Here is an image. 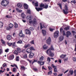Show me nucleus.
<instances>
[{
  "label": "nucleus",
  "instance_id": "nucleus-35",
  "mask_svg": "<svg viewBox=\"0 0 76 76\" xmlns=\"http://www.w3.org/2000/svg\"><path fill=\"white\" fill-rule=\"evenodd\" d=\"M69 72L71 75H73V74L74 72H73V70H70L69 71Z\"/></svg>",
  "mask_w": 76,
  "mask_h": 76
},
{
  "label": "nucleus",
  "instance_id": "nucleus-52",
  "mask_svg": "<svg viewBox=\"0 0 76 76\" xmlns=\"http://www.w3.org/2000/svg\"><path fill=\"white\" fill-rule=\"evenodd\" d=\"M47 60L48 61H49V62H50V61H51V59H50V57H49L47 58Z\"/></svg>",
  "mask_w": 76,
  "mask_h": 76
},
{
  "label": "nucleus",
  "instance_id": "nucleus-30",
  "mask_svg": "<svg viewBox=\"0 0 76 76\" xmlns=\"http://www.w3.org/2000/svg\"><path fill=\"white\" fill-rule=\"evenodd\" d=\"M7 44L9 46V47H12L13 44V43H7Z\"/></svg>",
  "mask_w": 76,
  "mask_h": 76
},
{
  "label": "nucleus",
  "instance_id": "nucleus-46",
  "mask_svg": "<svg viewBox=\"0 0 76 76\" xmlns=\"http://www.w3.org/2000/svg\"><path fill=\"white\" fill-rule=\"evenodd\" d=\"M72 60L73 61L76 62V58L75 57H73L72 58Z\"/></svg>",
  "mask_w": 76,
  "mask_h": 76
},
{
  "label": "nucleus",
  "instance_id": "nucleus-38",
  "mask_svg": "<svg viewBox=\"0 0 76 76\" xmlns=\"http://www.w3.org/2000/svg\"><path fill=\"white\" fill-rule=\"evenodd\" d=\"M21 69L23 70H25V68L24 66H21Z\"/></svg>",
  "mask_w": 76,
  "mask_h": 76
},
{
  "label": "nucleus",
  "instance_id": "nucleus-18",
  "mask_svg": "<svg viewBox=\"0 0 76 76\" xmlns=\"http://www.w3.org/2000/svg\"><path fill=\"white\" fill-rule=\"evenodd\" d=\"M70 26H68L66 27L64 29L66 31H68V30H69L70 29Z\"/></svg>",
  "mask_w": 76,
  "mask_h": 76
},
{
  "label": "nucleus",
  "instance_id": "nucleus-60",
  "mask_svg": "<svg viewBox=\"0 0 76 76\" xmlns=\"http://www.w3.org/2000/svg\"><path fill=\"white\" fill-rule=\"evenodd\" d=\"M51 66L52 67H53V68H55V67H57V66H55L54 64H52Z\"/></svg>",
  "mask_w": 76,
  "mask_h": 76
},
{
  "label": "nucleus",
  "instance_id": "nucleus-21",
  "mask_svg": "<svg viewBox=\"0 0 76 76\" xmlns=\"http://www.w3.org/2000/svg\"><path fill=\"white\" fill-rule=\"evenodd\" d=\"M13 53L15 55V56H18V54H19V53L16 50L14 51Z\"/></svg>",
  "mask_w": 76,
  "mask_h": 76
},
{
  "label": "nucleus",
  "instance_id": "nucleus-49",
  "mask_svg": "<svg viewBox=\"0 0 76 76\" xmlns=\"http://www.w3.org/2000/svg\"><path fill=\"white\" fill-rule=\"evenodd\" d=\"M23 58L24 59L26 58H27V54H24L23 56Z\"/></svg>",
  "mask_w": 76,
  "mask_h": 76
},
{
  "label": "nucleus",
  "instance_id": "nucleus-62",
  "mask_svg": "<svg viewBox=\"0 0 76 76\" xmlns=\"http://www.w3.org/2000/svg\"><path fill=\"white\" fill-rule=\"evenodd\" d=\"M27 60L29 61L30 64H31V63L32 62V60H30L29 59H27Z\"/></svg>",
  "mask_w": 76,
  "mask_h": 76
},
{
  "label": "nucleus",
  "instance_id": "nucleus-19",
  "mask_svg": "<svg viewBox=\"0 0 76 76\" xmlns=\"http://www.w3.org/2000/svg\"><path fill=\"white\" fill-rule=\"evenodd\" d=\"M35 9H36V10L37 11V12H39V10H42V8H37V7H36Z\"/></svg>",
  "mask_w": 76,
  "mask_h": 76
},
{
  "label": "nucleus",
  "instance_id": "nucleus-34",
  "mask_svg": "<svg viewBox=\"0 0 76 76\" xmlns=\"http://www.w3.org/2000/svg\"><path fill=\"white\" fill-rule=\"evenodd\" d=\"M49 49L50 50V51L51 50H52L53 51H54V48H53V45H51L50 47V48Z\"/></svg>",
  "mask_w": 76,
  "mask_h": 76
},
{
  "label": "nucleus",
  "instance_id": "nucleus-50",
  "mask_svg": "<svg viewBox=\"0 0 76 76\" xmlns=\"http://www.w3.org/2000/svg\"><path fill=\"white\" fill-rule=\"evenodd\" d=\"M16 61H19V56L16 57Z\"/></svg>",
  "mask_w": 76,
  "mask_h": 76
},
{
  "label": "nucleus",
  "instance_id": "nucleus-57",
  "mask_svg": "<svg viewBox=\"0 0 76 76\" xmlns=\"http://www.w3.org/2000/svg\"><path fill=\"white\" fill-rule=\"evenodd\" d=\"M30 30L31 31H34V28L32 27H31L30 28Z\"/></svg>",
  "mask_w": 76,
  "mask_h": 76
},
{
  "label": "nucleus",
  "instance_id": "nucleus-10",
  "mask_svg": "<svg viewBox=\"0 0 76 76\" xmlns=\"http://www.w3.org/2000/svg\"><path fill=\"white\" fill-rule=\"evenodd\" d=\"M42 34H43V36H44H44H45V35H46V31L44 30H42Z\"/></svg>",
  "mask_w": 76,
  "mask_h": 76
},
{
  "label": "nucleus",
  "instance_id": "nucleus-42",
  "mask_svg": "<svg viewBox=\"0 0 76 76\" xmlns=\"http://www.w3.org/2000/svg\"><path fill=\"white\" fill-rule=\"evenodd\" d=\"M34 5H35V6L36 7H38V2H36L34 4Z\"/></svg>",
  "mask_w": 76,
  "mask_h": 76
},
{
  "label": "nucleus",
  "instance_id": "nucleus-17",
  "mask_svg": "<svg viewBox=\"0 0 76 76\" xmlns=\"http://www.w3.org/2000/svg\"><path fill=\"white\" fill-rule=\"evenodd\" d=\"M16 51H18V53H21V49L19 48H17Z\"/></svg>",
  "mask_w": 76,
  "mask_h": 76
},
{
  "label": "nucleus",
  "instance_id": "nucleus-54",
  "mask_svg": "<svg viewBox=\"0 0 76 76\" xmlns=\"http://www.w3.org/2000/svg\"><path fill=\"white\" fill-rule=\"evenodd\" d=\"M2 66H3V67H4L5 66L6 67L7 66V64H6L5 63H4L2 65Z\"/></svg>",
  "mask_w": 76,
  "mask_h": 76
},
{
  "label": "nucleus",
  "instance_id": "nucleus-28",
  "mask_svg": "<svg viewBox=\"0 0 76 76\" xmlns=\"http://www.w3.org/2000/svg\"><path fill=\"white\" fill-rule=\"evenodd\" d=\"M51 51V50H50L49 49L48 50L46 51V54H49V53H50Z\"/></svg>",
  "mask_w": 76,
  "mask_h": 76
},
{
  "label": "nucleus",
  "instance_id": "nucleus-16",
  "mask_svg": "<svg viewBox=\"0 0 76 76\" xmlns=\"http://www.w3.org/2000/svg\"><path fill=\"white\" fill-rule=\"evenodd\" d=\"M14 55H11L9 57V58L10 60H13L14 58Z\"/></svg>",
  "mask_w": 76,
  "mask_h": 76
},
{
  "label": "nucleus",
  "instance_id": "nucleus-27",
  "mask_svg": "<svg viewBox=\"0 0 76 76\" xmlns=\"http://www.w3.org/2000/svg\"><path fill=\"white\" fill-rule=\"evenodd\" d=\"M44 60V57L43 56H42L39 58V60L40 61H42Z\"/></svg>",
  "mask_w": 76,
  "mask_h": 76
},
{
  "label": "nucleus",
  "instance_id": "nucleus-56",
  "mask_svg": "<svg viewBox=\"0 0 76 76\" xmlns=\"http://www.w3.org/2000/svg\"><path fill=\"white\" fill-rule=\"evenodd\" d=\"M37 63L39 64H40V65L41 66V63H42V61H37Z\"/></svg>",
  "mask_w": 76,
  "mask_h": 76
},
{
  "label": "nucleus",
  "instance_id": "nucleus-15",
  "mask_svg": "<svg viewBox=\"0 0 76 76\" xmlns=\"http://www.w3.org/2000/svg\"><path fill=\"white\" fill-rule=\"evenodd\" d=\"M59 39L60 41H62L64 39V37L61 36L59 37Z\"/></svg>",
  "mask_w": 76,
  "mask_h": 76
},
{
  "label": "nucleus",
  "instance_id": "nucleus-44",
  "mask_svg": "<svg viewBox=\"0 0 76 76\" xmlns=\"http://www.w3.org/2000/svg\"><path fill=\"white\" fill-rule=\"evenodd\" d=\"M48 4H45V6L44 8L45 9H48Z\"/></svg>",
  "mask_w": 76,
  "mask_h": 76
},
{
  "label": "nucleus",
  "instance_id": "nucleus-22",
  "mask_svg": "<svg viewBox=\"0 0 76 76\" xmlns=\"http://www.w3.org/2000/svg\"><path fill=\"white\" fill-rule=\"evenodd\" d=\"M66 57V55H64L63 54H62L61 56H60V58H64Z\"/></svg>",
  "mask_w": 76,
  "mask_h": 76
},
{
  "label": "nucleus",
  "instance_id": "nucleus-11",
  "mask_svg": "<svg viewBox=\"0 0 76 76\" xmlns=\"http://www.w3.org/2000/svg\"><path fill=\"white\" fill-rule=\"evenodd\" d=\"M48 46L47 45L45 44L43 45V47H42V48L43 50H47V49L48 48Z\"/></svg>",
  "mask_w": 76,
  "mask_h": 76
},
{
  "label": "nucleus",
  "instance_id": "nucleus-43",
  "mask_svg": "<svg viewBox=\"0 0 76 76\" xmlns=\"http://www.w3.org/2000/svg\"><path fill=\"white\" fill-rule=\"evenodd\" d=\"M29 44H28V45H25L24 46V48H28V47H29Z\"/></svg>",
  "mask_w": 76,
  "mask_h": 76
},
{
  "label": "nucleus",
  "instance_id": "nucleus-41",
  "mask_svg": "<svg viewBox=\"0 0 76 76\" xmlns=\"http://www.w3.org/2000/svg\"><path fill=\"white\" fill-rule=\"evenodd\" d=\"M1 42H2V44H3L4 45H5V41L3 40V39H1Z\"/></svg>",
  "mask_w": 76,
  "mask_h": 76
},
{
  "label": "nucleus",
  "instance_id": "nucleus-24",
  "mask_svg": "<svg viewBox=\"0 0 76 76\" xmlns=\"http://www.w3.org/2000/svg\"><path fill=\"white\" fill-rule=\"evenodd\" d=\"M24 7L25 9H28V5L26 4H24Z\"/></svg>",
  "mask_w": 76,
  "mask_h": 76
},
{
  "label": "nucleus",
  "instance_id": "nucleus-59",
  "mask_svg": "<svg viewBox=\"0 0 76 76\" xmlns=\"http://www.w3.org/2000/svg\"><path fill=\"white\" fill-rule=\"evenodd\" d=\"M27 13H28V14H31V11L29 10H28L27 11Z\"/></svg>",
  "mask_w": 76,
  "mask_h": 76
},
{
  "label": "nucleus",
  "instance_id": "nucleus-12",
  "mask_svg": "<svg viewBox=\"0 0 76 76\" xmlns=\"http://www.w3.org/2000/svg\"><path fill=\"white\" fill-rule=\"evenodd\" d=\"M32 51L31 50V49L29 48H28L26 50V52L27 53H31Z\"/></svg>",
  "mask_w": 76,
  "mask_h": 76
},
{
  "label": "nucleus",
  "instance_id": "nucleus-36",
  "mask_svg": "<svg viewBox=\"0 0 76 76\" xmlns=\"http://www.w3.org/2000/svg\"><path fill=\"white\" fill-rule=\"evenodd\" d=\"M21 17L22 19H24L25 18V15L23 13H22L21 15Z\"/></svg>",
  "mask_w": 76,
  "mask_h": 76
},
{
  "label": "nucleus",
  "instance_id": "nucleus-9",
  "mask_svg": "<svg viewBox=\"0 0 76 76\" xmlns=\"http://www.w3.org/2000/svg\"><path fill=\"white\" fill-rule=\"evenodd\" d=\"M6 38L7 40H10L12 39V36L10 35H7L6 36Z\"/></svg>",
  "mask_w": 76,
  "mask_h": 76
},
{
  "label": "nucleus",
  "instance_id": "nucleus-63",
  "mask_svg": "<svg viewBox=\"0 0 76 76\" xmlns=\"http://www.w3.org/2000/svg\"><path fill=\"white\" fill-rule=\"evenodd\" d=\"M7 18H11V16H10V15H7L6 16Z\"/></svg>",
  "mask_w": 76,
  "mask_h": 76
},
{
  "label": "nucleus",
  "instance_id": "nucleus-55",
  "mask_svg": "<svg viewBox=\"0 0 76 76\" xmlns=\"http://www.w3.org/2000/svg\"><path fill=\"white\" fill-rule=\"evenodd\" d=\"M11 29V28L9 26L8 27H7V31H9L10 29Z\"/></svg>",
  "mask_w": 76,
  "mask_h": 76
},
{
  "label": "nucleus",
  "instance_id": "nucleus-40",
  "mask_svg": "<svg viewBox=\"0 0 76 76\" xmlns=\"http://www.w3.org/2000/svg\"><path fill=\"white\" fill-rule=\"evenodd\" d=\"M54 30H55V28H50V27L49 28V31L50 32H53V31H54Z\"/></svg>",
  "mask_w": 76,
  "mask_h": 76
},
{
  "label": "nucleus",
  "instance_id": "nucleus-33",
  "mask_svg": "<svg viewBox=\"0 0 76 76\" xmlns=\"http://www.w3.org/2000/svg\"><path fill=\"white\" fill-rule=\"evenodd\" d=\"M3 22H0V28H1L3 27Z\"/></svg>",
  "mask_w": 76,
  "mask_h": 76
},
{
  "label": "nucleus",
  "instance_id": "nucleus-5",
  "mask_svg": "<svg viewBox=\"0 0 76 76\" xmlns=\"http://www.w3.org/2000/svg\"><path fill=\"white\" fill-rule=\"evenodd\" d=\"M19 35L20 37H22L23 38V37H25V35L23 34V33H22V30H21L20 31V32L19 34Z\"/></svg>",
  "mask_w": 76,
  "mask_h": 76
},
{
  "label": "nucleus",
  "instance_id": "nucleus-32",
  "mask_svg": "<svg viewBox=\"0 0 76 76\" xmlns=\"http://www.w3.org/2000/svg\"><path fill=\"white\" fill-rule=\"evenodd\" d=\"M16 11H17L18 12H19V13H21V12H22V10H20L19 9V8H16Z\"/></svg>",
  "mask_w": 76,
  "mask_h": 76
},
{
  "label": "nucleus",
  "instance_id": "nucleus-64",
  "mask_svg": "<svg viewBox=\"0 0 76 76\" xmlns=\"http://www.w3.org/2000/svg\"><path fill=\"white\" fill-rule=\"evenodd\" d=\"M72 32L73 34V35H74V34H76V32L74 31H72Z\"/></svg>",
  "mask_w": 76,
  "mask_h": 76
},
{
  "label": "nucleus",
  "instance_id": "nucleus-13",
  "mask_svg": "<svg viewBox=\"0 0 76 76\" xmlns=\"http://www.w3.org/2000/svg\"><path fill=\"white\" fill-rule=\"evenodd\" d=\"M17 47V46L16 45V42H14L12 45V48H15V47Z\"/></svg>",
  "mask_w": 76,
  "mask_h": 76
},
{
  "label": "nucleus",
  "instance_id": "nucleus-26",
  "mask_svg": "<svg viewBox=\"0 0 76 76\" xmlns=\"http://www.w3.org/2000/svg\"><path fill=\"white\" fill-rule=\"evenodd\" d=\"M57 5H58V6H59V7H60V8H61V10L62 9V5L61 3H58L57 4Z\"/></svg>",
  "mask_w": 76,
  "mask_h": 76
},
{
  "label": "nucleus",
  "instance_id": "nucleus-47",
  "mask_svg": "<svg viewBox=\"0 0 76 76\" xmlns=\"http://www.w3.org/2000/svg\"><path fill=\"white\" fill-rule=\"evenodd\" d=\"M44 6H45V5L42 4H41L40 5V7H44Z\"/></svg>",
  "mask_w": 76,
  "mask_h": 76
},
{
  "label": "nucleus",
  "instance_id": "nucleus-23",
  "mask_svg": "<svg viewBox=\"0 0 76 76\" xmlns=\"http://www.w3.org/2000/svg\"><path fill=\"white\" fill-rule=\"evenodd\" d=\"M54 53H52V52H51L50 53L49 56L51 57H54Z\"/></svg>",
  "mask_w": 76,
  "mask_h": 76
},
{
  "label": "nucleus",
  "instance_id": "nucleus-6",
  "mask_svg": "<svg viewBox=\"0 0 76 76\" xmlns=\"http://www.w3.org/2000/svg\"><path fill=\"white\" fill-rule=\"evenodd\" d=\"M26 34H28L29 35H31V31L28 29H26Z\"/></svg>",
  "mask_w": 76,
  "mask_h": 76
},
{
  "label": "nucleus",
  "instance_id": "nucleus-61",
  "mask_svg": "<svg viewBox=\"0 0 76 76\" xmlns=\"http://www.w3.org/2000/svg\"><path fill=\"white\" fill-rule=\"evenodd\" d=\"M68 60V58L67 57L66 58L64 59V61H67Z\"/></svg>",
  "mask_w": 76,
  "mask_h": 76
},
{
  "label": "nucleus",
  "instance_id": "nucleus-25",
  "mask_svg": "<svg viewBox=\"0 0 76 76\" xmlns=\"http://www.w3.org/2000/svg\"><path fill=\"white\" fill-rule=\"evenodd\" d=\"M26 18L27 19H28V20L29 19V20H31V16L29 15H28L27 16V17Z\"/></svg>",
  "mask_w": 76,
  "mask_h": 76
},
{
  "label": "nucleus",
  "instance_id": "nucleus-31",
  "mask_svg": "<svg viewBox=\"0 0 76 76\" xmlns=\"http://www.w3.org/2000/svg\"><path fill=\"white\" fill-rule=\"evenodd\" d=\"M18 24H17L16 22H15L14 25L15 28H18Z\"/></svg>",
  "mask_w": 76,
  "mask_h": 76
},
{
  "label": "nucleus",
  "instance_id": "nucleus-58",
  "mask_svg": "<svg viewBox=\"0 0 76 76\" xmlns=\"http://www.w3.org/2000/svg\"><path fill=\"white\" fill-rule=\"evenodd\" d=\"M40 26L41 29H42L43 28V27L42 26V24L41 23H40Z\"/></svg>",
  "mask_w": 76,
  "mask_h": 76
},
{
  "label": "nucleus",
  "instance_id": "nucleus-7",
  "mask_svg": "<svg viewBox=\"0 0 76 76\" xmlns=\"http://www.w3.org/2000/svg\"><path fill=\"white\" fill-rule=\"evenodd\" d=\"M66 37H67V38H69V36H70L72 34L70 31H68L66 32Z\"/></svg>",
  "mask_w": 76,
  "mask_h": 76
},
{
  "label": "nucleus",
  "instance_id": "nucleus-29",
  "mask_svg": "<svg viewBox=\"0 0 76 76\" xmlns=\"http://www.w3.org/2000/svg\"><path fill=\"white\" fill-rule=\"evenodd\" d=\"M36 22L37 20L36 19L34 18V19L33 21V24L34 25V24H36Z\"/></svg>",
  "mask_w": 76,
  "mask_h": 76
},
{
  "label": "nucleus",
  "instance_id": "nucleus-4",
  "mask_svg": "<svg viewBox=\"0 0 76 76\" xmlns=\"http://www.w3.org/2000/svg\"><path fill=\"white\" fill-rule=\"evenodd\" d=\"M51 42V38H50V37H49L46 40V43L47 44H48V45H50Z\"/></svg>",
  "mask_w": 76,
  "mask_h": 76
},
{
  "label": "nucleus",
  "instance_id": "nucleus-2",
  "mask_svg": "<svg viewBox=\"0 0 76 76\" xmlns=\"http://www.w3.org/2000/svg\"><path fill=\"white\" fill-rule=\"evenodd\" d=\"M64 8L65 9L63 10V12L65 15H67L69 13V12H68V10H69V9H68L67 6V5H65Z\"/></svg>",
  "mask_w": 76,
  "mask_h": 76
},
{
  "label": "nucleus",
  "instance_id": "nucleus-45",
  "mask_svg": "<svg viewBox=\"0 0 76 76\" xmlns=\"http://www.w3.org/2000/svg\"><path fill=\"white\" fill-rule=\"evenodd\" d=\"M31 50V51H32V50H35V49L34 48V47H30L29 48Z\"/></svg>",
  "mask_w": 76,
  "mask_h": 76
},
{
  "label": "nucleus",
  "instance_id": "nucleus-37",
  "mask_svg": "<svg viewBox=\"0 0 76 76\" xmlns=\"http://www.w3.org/2000/svg\"><path fill=\"white\" fill-rule=\"evenodd\" d=\"M17 44H22V41L21 40H19L18 41V42H17Z\"/></svg>",
  "mask_w": 76,
  "mask_h": 76
},
{
  "label": "nucleus",
  "instance_id": "nucleus-53",
  "mask_svg": "<svg viewBox=\"0 0 76 76\" xmlns=\"http://www.w3.org/2000/svg\"><path fill=\"white\" fill-rule=\"evenodd\" d=\"M52 74V71H50L48 73V75H51Z\"/></svg>",
  "mask_w": 76,
  "mask_h": 76
},
{
  "label": "nucleus",
  "instance_id": "nucleus-8",
  "mask_svg": "<svg viewBox=\"0 0 76 76\" xmlns=\"http://www.w3.org/2000/svg\"><path fill=\"white\" fill-rule=\"evenodd\" d=\"M34 56V54L32 53H31L28 56L29 58H33Z\"/></svg>",
  "mask_w": 76,
  "mask_h": 76
},
{
  "label": "nucleus",
  "instance_id": "nucleus-20",
  "mask_svg": "<svg viewBox=\"0 0 76 76\" xmlns=\"http://www.w3.org/2000/svg\"><path fill=\"white\" fill-rule=\"evenodd\" d=\"M13 26H14V25H13V24H12V23H10L9 25V26L10 27L11 29L13 28Z\"/></svg>",
  "mask_w": 76,
  "mask_h": 76
},
{
  "label": "nucleus",
  "instance_id": "nucleus-39",
  "mask_svg": "<svg viewBox=\"0 0 76 76\" xmlns=\"http://www.w3.org/2000/svg\"><path fill=\"white\" fill-rule=\"evenodd\" d=\"M54 72H55L56 73H57V72H58L57 69L56 67H55V68H54Z\"/></svg>",
  "mask_w": 76,
  "mask_h": 76
},
{
  "label": "nucleus",
  "instance_id": "nucleus-3",
  "mask_svg": "<svg viewBox=\"0 0 76 76\" xmlns=\"http://www.w3.org/2000/svg\"><path fill=\"white\" fill-rule=\"evenodd\" d=\"M59 31H56L54 33L53 35V37L54 38H57L59 36L58 34Z\"/></svg>",
  "mask_w": 76,
  "mask_h": 76
},
{
  "label": "nucleus",
  "instance_id": "nucleus-1",
  "mask_svg": "<svg viewBox=\"0 0 76 76\" xmlns=\"http://www.w3.org/2000/svg\"><path fill=\"white\" fill-rule=\"evenodd\" d=\"M9 4V2L8 0H3L1 2V4L4 7H6Z\"/></svg>",
  "mask_w": 76,
  "mask_h": 76
},
{
  "label": "nucleus",
  "instance_id": "nucleus-48",
  "mask_svg": "<svg viewBox=\"0 0 76 76\" xmlns=\"http://www.w3.org/2000/svg\"><path fill=\"white\" fill-rule=\"evenodd\" d=\"M30 44H34V40H32V41H31L30 42Z\"/></svg>",
  "mask_w": 76,
  "mask_h": 76
},
{
  "label": "nucleus",
  "instance_id": "nucleus-51",
  "mask_svg": "<svg viewBox=\"0 0 76 76\" xmlns=\"http://www.w3.org/2000/svg\"><path fill=\"white\" fill-rule=\"evenodd\" d=\"M37 60H35L34 59V61L33 62H32L31 64H34V63H35V62H37Z\"/></svg>",
  "mask_w": 76,
  "mask_h": 76
},
{
  "label": "nucleus",
  "instance_id": "nucleus-14",
  "mask_svg": "<svg viewBox=\"0 0 76 76\" xmlns=\"http://www.w3.org/2000/svg\"><path fill=\"white\" fill-rule=\"evenodd\" d=\"M17 6L18 7H19V8H21L22 6V4L19 3L17 4Z\"/></svg>",
  "mask_w": 76,
  "mask_h": 76
}]
</instances>
